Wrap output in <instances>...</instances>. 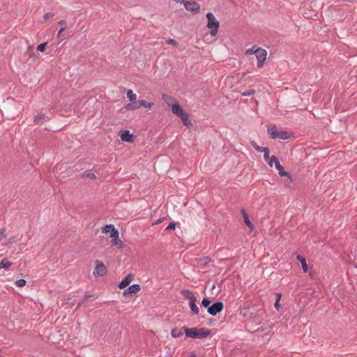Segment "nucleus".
<instances>
[{
    "label": "nucleus",
    "mask_w": 357,
    "mask_h": 357,
    "mask_svg": "<svg viewBox=\"0 0 357 357\" xmlns=\"http://www.w3.org/2000/svg\"><path fill=\"white\" fill-rule=\"evenodd\" d=\"M181 294L185 299L188 301V305L190 308L191 314H198L199 312V308L196 304L197 300L195 294L188 289L182 290Z\"/></svg>",
    "instance_id": "1"
},
{
    "label": "nucleus",
    "mask_w": 357,
    "mask_h": 357,
    "mask_svg": "<svg viewBox=\"0 0 357 357\" xmlns=\"http://www.w3.org/2000/svg\"><path fill=\"white\" fill-rule=\"evenodd\" d=\"M185 335L191 338L201 339L207 337L210 334V331L204 328H188L183 327Z\"/></svg>",
    "instance_id": "2"
},
{
    "label": "nucleus",
    "mask_w": 357,
    "mask_h": 357,
    "mask_svg": "<svg viewBox=\"0 0 357 357\" xmlns=\"http://www.w3.org/2000/svg\"><path fill=\"white\" fill-rule=\"evenodd\" d=\"M172 112L174 114L181 119L184 125L189 126L190 124L188 114L183 110L182 107L178 102H175L172 105Z\"/></svg>",
    "instance_id": "3"
},
{
    "label": "nucleus",
    "mask_w": 357,
    "mask_h": 357,
    "mask_svg": "<svg viewBox=\"0 0 357 357\" xmlns=\"http://www.w3.org/2000/svg\"><path fill=\"white\" fill-rule=\"evenodd\" d=\"M268 132L273 139H287L289 138L287 131L284 130H278L275 125H271L268 128Z\"/></svg>",
    "instance_id": "4"
},
{
    "label": "nucleus",
    "mask_w": 357,
    "mask_h": 357,
    "mask_svg": "<svg viewBox=\"0 0 357 357\" xmlns=\"http://www.w3.org/2000/svg\"><path fill=\"white\" fill-rule=\"evenodd\" d=\"M207 18V27L211 29V35L212 36H215L217 35L218 28L220 26L219 22L215 19V16L211 13H208L206 14Z\"/></svg>",
    "instance_id": "5"
},
{
    "label": "nucleus",
    "mask_w": 357,
    "mask_h": 357,
    "mask_svg": "<svg viewBox=\"0 0 357 357\" xmlns=\"http://www.w3.org/2000/svg\"><path fill=\"white\" fill-rule=\"evenodd\" d=\"M267 52L266 50L261 48H257V54L255 56L257 59V66L261 68L264 65V61L266 59Z\"/></svg>",
    "instance_id": "6"
},
{
    "label": "nucleus",
    "mask_w": 357,
    "mask_h": 357,
    "mask_svg": "<svg viewBox=\"0 0 357 357\" xmlns=\"http://www.w3.org/2000/svg\"><path fill=\"white\" fill-rule=\"evenodd\" d=\"M182 3L185 8L192 13H197L200 9L199 4L195 1H183Z\"/></svg>",
    "instance_id": "7"
},
{
    "label": "nucleus",
    "mask_w": 357,
    "mask_h": 357,
    "mask_svg": "<svg viewBox=\"0 0 357 357\" xmlns=\"http://www.w3.org/2000/svg\"><path fill=\"white\" fill-rule=\"evenodd\" d=\"M223 303L222 302H217L208 307V312L213 316L216 315L223 310Z\"/></svg>",
    "instance_id": "8"
},
{
    "label": "nucleus",
    "mask_w": 357,
    "mask_h": 357,
    "mask_svg": "<svg viewBox=\"0 0 357 357\" xmlns=\"http://www.w3.org/2000/svg\"><path fill=\"white\" fill-rule=\"evenodd\" d=\"M110 238H112V242L114 245L121 248L122 241L119 238V231L113 229V234H110Z\"/></svg>",
    "instance_id": "9"
},
{
    "label": "nucleus",
    "mask_w": 357,
    "mask_h": 357,
    "mask_svg": "<svg viewBox=\"0 0 357 357\" xmlns=\"http://www.w3.org/2000/svg\"><path fill=\"white\" fill-rule=\"evenodd\" d=\"M140 289H141V288L139 284H133V285L128 287V288L124 291L123 295L126 296L129 294H136L138 291H139Z\"/></svg>",
    "instance_id": "10"
},
{
    "label": "nucleus",
    "mask_w": 357,
    "mask_h": 357,
    "mask_svg": "<svg viewBox=\"0 0 357 357\" xmlns=\"http://www.w3.org/2000/svg\"><path fill=\"white\" fill-rule=\"evenodd\" d=\"M275 167L276 169L278 171V174H279L280 176H288L289 178V179L291 180L289 174L287 172H286V171H284L283 169L282 166L280 164L279 162H276Z\"/></svg>",
    "instance_id": "11"
},
{
    "label": "nucleus",
    "mask_w": 357,
    "mask_h": 357,
    "mask_svg": "<svg viewBox=\"0 0 357 357\" xmlns=\"http://www.w3.org/2000/svg\"><path fill=\"white\" fill-rule=\"evenodd\" d=\"M121 139L123 142H132V135L128 130H123L121 134Z\"/></svg>",
    "instance_id": "12"
},
{
    "label": "nucleus",
    "mask_w": 357,
    "mask_h": 357,
    "mask_svg": "<svg viewBox=\"0 0 357 357\" xmlns=\"http://www.w3.org/2000/svg\"><path fill=\"white\" fill-rule=\"evenodd\" d=\"M140 107V105L139 104V100H135L134 102H131L130 103H128L126 105L125 108L128 111H133L139 109Z\"/></svg>",
    "instance_id": "13"
},
{
    "label": "nucleus",
    "mask_w": 357,
    "mask_h": 357,
    "mask_svg": "<svg viewBox=\"0 0 357 357\" xmlns=\"http://www.w3.org/2000/svg\"><path fill=\"white\" fill-rule=\"evenodd\" d=\"M241 213H242L245 225L247 227H248L251 230H252L254 229V226L252 224V222H250V220H249L248 215L245 213L244 210H242Z\"/></svg>",
    "instance_id": "14"
},
{
    "label": "nucleus",
    "mask_w": 357,
    "mask_h": 357,
    "mask_svg": "<svg viewBox=\"0 0 357 357\" xmlns=\"http://www.w3.org/2000/svg\"><path fill=\"white\" fill-rule=\"evenodd\" d=\"M47 119V116H46L45 114H38L36 115L34 118V121L40 124L43 122H45Z\"/></svg>",
    "instance_id": "15"
},
{
    "label": "nucleus",
    "mask_w": 357,
    "mask_h": 357,
    "mask_svg": "<svg viewBox=\"0 0 357 357\" xmlns=\"http://www.w3.org/2000/svg\"><path fill=\"white\" fill-rule=\"evenodd\" d=\"M113 229L117 230L114 225H107L105 226V227L102 228V231L105 234H113Z\"/></svg>",
    "instance_id": "16"
},
{
    "label": "nucleus",
    "mask_w": 357,
    "mask_h": 357,
    "mask_svg": "<svg viewBox=\"0 0 357 357\" xmlns=\"http://www.w3.org/2000/svg\"><path fill=\"white\" fill-rule=\"evenodd\" d=\"M127 98L129 99L130 102H134L137 100V95L134 93L131 89L127 91Z\"/></svg>",
    "instance_id": "17"
},
{
    "label": "nucleus",
    "mask_w": 357,
    "mask_h": 357,
    "mask_svg": "<svg viewBox=\"0 0 357 357\" xmlns=\"http://www.w3.org/2000/svg\"><path fill=\"white\" fill-rule=\"evenodd\" d=\"M107 274V269H95L93 271V275L96 277L98 275L99 276H103Z\"/></svg>",
    "instance_id": "18"
},
{
    "label": "nucleus",
    "mask_w": 357,
    "mask_h": 357,
    "mask_svg": "<svg viewBox=\"0 0 357 357\" xmlns=\"http://www.w3.org/2000/svg\"><path fill=\"white\" fill-rule=\"evenodd\" d=\"M171 335L173 337H179L183 335L182 330L178 329V328H173L171 332Z\"/></svg>",
    "instance_id": "19"
},
{
    "label": "nucleus",
    "mask_w": 357,
    "mask_h": 357,
    "mask_svg": "<svg viewBox=\"0 0 357 357\" xmlns=\"http://www.w3.org/2000/svg\"><path fill=\"white\" fill-rule=\"evenodd\" d=\"M12 265V263L8 261L7 259H3L0 262V268H8Z\"/></svg>",
    "instance_id": "20"
},
{
    "label": "nucleus",
    "mask_w": 357,
    "mask_h": 357,
    "mask_svg": "<svg viewBox=\"0 0 357 357\" xmlns=\"http://www.w3.org/2000/svg\"><path fill=\"white\" fill-rule=\"evenodd\" d=\"M139 104L140 105V107H144L145 108H148V109H150L152 105H153V103L151 102H149L144 100H139Z\"/></svg>",
    "instance_id": "21"
},
{
    "label": "nucleus",
    "mask_w": 357,
    "mask_h": 357,
    "mask_svg": "<svg viewBox=\"0 0 357 357\" xmlns=\"http://www.w3.org/2000/svg\"><path fill=\"white\" fill-rule=\"evenodd\" d=\"M296 259L298 261L301 262V268H307V264L306 260L303 257H302L301 255H297Z\"/></svg>",
    "instance_id": "22"
},
{
    "label": "nucleus",
    "mask_w": 357,
    "mask_h": 357,
    "mask_svg": "<svg viewBox=\"0 0 357 357\" xmlns=\"http://www.w3.org/2000/svg\"><path fill=\"white\" fill-rule=\"evenodd\" d=\"M130 284L129 281L125 278L119 284L120 289H124Z\"/></svg>",
    "instance_id": "23"
},
{
    "label": "nucleus",
    "mask_w": 357,
    "mask_h": 357,
    "mask_svg": "<svg viewBox=\"0 0 357 357\" xmlns=\"http://www.w3.org/2000/svg\"><path fill=\"white\" fill-rule=\"evenodd\" d=\"M266 162H267V163L268 164V165L270 167H273V163L275 165L276 162H279V161H278V158L275 156L273 155V156L271 157L269 160H268Z\"/></svg>",
    "instance_id": "24"
},
{
    "label": "nucleus",
    "mask_w": 357,
    "mask_h": 357,
    "mask_svg": "<svg viewBox=\"0 0 357 357\" xmlns=\"http://www.w3.org/2000/svg\"><path fill=\"white\" fill-rule=\"evenodd\" d=\"M257 54V49L255 48V47H252L250 49H248L245 51L246 55H251V54Z\"/></svg>",
    "instance_id": "25"
},
{
    "label": "nucleus",
    "mask_w": 357,
    "mask_h": 357,
    "mask_svg": "<svg viewBox=\"0 0 357 357\" xmlns=\"http://www.w3.org/2000/svg\"><path fill=\"white\" fill-rule=\"evenodd\" d=\"M26 282L24 279L18 280L15 282V284L19 287H23L26 285Z\"/></svg>",
    "instance_id": "26"
},
{
    "label": "nucleus",
    "mask_w": 357,
    "mask_h": 357,
    "mask_svg": "<svg viewBox=\"0 0 357 357\" xmlns=\"http://www.w3.org/2000/svg\"><path fill=\"white\" fill-rule=\"evenodd\" d=\"M211 304V301L209 300L208 298H204L202 301V305L205 307H210Z\"/></svg>",
    "instance_id": "27"
},
{
    "label": "nucleus",
    "mask_w": 357,
    "mask_h": 357,
    "mask_svg": "<svg viewBox=\"0 0 357 357\" xmlns=\"http://www.w3.org/2000/svg\"><path fill=\"white\" fill-rule=\"evenodd\" d=\"M84 176L91 179H93L96 178L95 174L93 173V172L91 170L84 172Z\"/></svg>",
    "instance_id": "28"
},
{
    "label": "nucleus",
    "mask_w": 357,
    "mask_h": 357,
    "mask_svg": "<svg viewBox=\"0 0 357 357\" xmlns=\"http://www.w3.org/2000/svg\"><path fill=\"white\" fill-rule=\"evenodd\" d=\"M46 46H47V43H41V44H40V45L37 47V50H38L39 52H44V51H45Z\"/></svg>",
    "instance_id": "29"
},
{
    "label": "nucleus",
    "mask_w": 357,
    "mask_h": 357,
    "mask_svg": "<svg viewBox=\"0 0 357 357\" xmlns=\"http://www.w3.org/2000/svg\"><path fill=\"white\" fill-rule=\"evenodd\" d=\"M163 100L168 105H170L171 102H172V98L167 96H163Z\"/></svg>",
    "instance_id": "30"
},
{
    "label": "nucleus",
    "mask_w": 357,
    "mask_h": 357,
    "mask_svg": "<svg viewBox=\"0 0 357 357\" xmlns=\"http://www.w3.org/2000/svg\"><path fill=\"white\" fill-rule=\"evenodd\" d=\"M167 43L169 45H174V46L177 45V42L174 39H172V38L168 39L167 40Z\"/></svg>",
    "instance_id": "31"
},
{
    "label": "nucleus",
    "mask_w": 357,
    "mask_h": 357,
    "mask_svg": "<svg viewBox=\"0 0 357 357\" xmlns=\"http://www.w3.org/2000/svg\"><path fill=\"white\" fill-rule=\"evenodd\" d=\"M255 93V90H249L248 91H245L243 93V96H250Z\"/></svg>",
    "instance_id": "32"
},
{
    "label": "nucleus",
    "mask_w": 357,
    "mask_h": 357,
    "mask_svg": "<svg viewBox=\"0 0 357 357\" xmlns=\"http://www.w3.org/2000/svg\"><path fill=\"white\" fill-rule=\"evenodd\" d=\"M175 223L174 222H171L169 224V225L166 227L165 230L168 231V230H171V229H175Z\"/></svg>",
    "instance_id": "33"
},
{
    "label": "nucleus",
    "mask_w": 357,
    "mask_h": 357,
    "mask_svg": "<svg viewBox=\"0 0 357 357\" xmlns=\"http://www.w3.org/2000/svg\"><path fill=\"white\" fill-rule=\"evenodd\" d=\"M4 237H6V229L3 228L0 230V241Z\"/></svg>",
    "instance_id": "34"
},
{
    "label": "nucleus",
    "mask_w": 357,
    "mask_h": 357,
    "mask_svg": "<svg viewBox=\"0 0 357 357\" xmlns=\"http://www.w3.org/2000/svg\"><path fill=\"white\" fill-rule=\"evenodd\" d=\"M53 16H54V14L52 13H46L45 15H44L43 18L45 20H47V19L52 18Z\"/></svg>",
    "instance_id": "35"
},
{
    "label": "nucleus",
    "mask_w": 357,
    "mask_h": 357,
    "mask_svg": "<svg viewBox=\"0 0 357 357\" xmlns=\"http://www.w3.org/2000/svg\"><path fill=\"white\" fill-rule=\"evenodd\" d=\"M96 265L95 268H105V265L102 262L96 261Z\"/></svg>",
    "instance_id": "36"
},
{
    "label": "nucleus",
    "mask_w": 357,
    "mask_h": 357,
    "mask_svg": "<svg viewBox=\"0 0 357 357\" xmlns=\"http://www.w3.org/2000/svg\"><path fill=\"white\" fill-rule=\"evenodd\" d=\"M128 281H129V283L130 284L131 282L133 280L134 276L132 274H129L126 277Z\"/></svg>",
    "instance_id": "37"
},
{
    "label": "nucleus",
    "mask_w": 357,
    "mask_h": 357,
    "mask_svg": "<svg viewBox=\"0 0 357 357\" xmlns=\"http://www.w3.org/2000/svg\"><path fill=\"white\" fill-rule=\"evenodd\" d=\"M270 158H271V157L269 156V153H266L264 154V159L266 162L269 160Z\"/></svg>",
    "instance_id": "38"
},
{
    "label": "nucleus",
    "mask_w": 357,
    "mask_h": 357,
    "mask_svg": "<svg viewBox=\"0 0 357 357\" xmlns=\"http://www.w3.org/2000/svg\"><path fill=\"white\" fill-rule=\"evenodd\" d=\"M65 29L66 26L61 28L58 31L57 36L59 37L61 35L62 32L65 31Z\"/></svg>",
    "instance_id": "39"
},
{
    "label": "nucleus",
    "mask_w": 357,
    "mask_h": 357,
    "mask_svg": "<svg viewBox=\"0 0 357 357\" xmlns=\"http://www.w3.org/2000/svg\"><path fill=\"white\" fill-rule=\"evenodd\" d=\"M261 152L264 153V154L269 153V149L268 147H262Z\"/></svg>",
    "instance_id": "40"
},
{
    "label": "nucleus",
    "mask_w": 357,
    "mask_h": 357,
    "mask_svg": "<svg viewBox=\"0 0 357 357\" xmlns=\"http://www.w3.org/2000/svg\"><path fill=\"white\" fill-rule=\"evenodd\" d=\"M275 307L276 308L277 310H280V301H275Z\"/></svg>",
    "instance_id": "41"
},
{
    "label": "nucleus",
    "mask_w": 357,
    "mask_h": 357,
    "mask_svg": "<svg viewBox=\"0 0 357 357\" xmlns=\"http://www.w3.org/2000/svg\"><path fill=\"white\" fill-rule=\"evenodd\" d=\"M275 296H276V301H280L281 299V297H282V294L280 293H277L275 294Z\"/></svg>",
    "instance_id": "42"
},
{
    "label": "nucleus",
    "mask_w": 357,
    "mask_h": 357,
    "mask_svg": "<svg viewBox=\"0 0 357 357\" xmlns=\"http://www.w3.org/2000/svg\"><path fill=\"white\" fill-rule=\"evenodd\" d=\"M251 144L252 146H253V148L256 150L257 149V147L259 146L257 143L255 142H251Z\"/></svg>",
    "instance_id": "43"
},
{
    "label": "nucleus",
    "mask_w": 357,
    "mask_h": 357,
    "mask_svg": "<svg viewBox=\"0 0 357 357\" xmlns=\"http://www.w3.org/2000/svg\"><path fill=\"white\" fill-rule=\"evenodd\" d=\"M251 144L252 146H253V148L256 150L257 149V147L259 146L257 143L255 142H251Z\"/></svg>",
    "instance_id": "44"
},
{
    "label": "nucleus",
    "mask_w": 357,
    "mask_h": 357,
    "mask_svg": "<svg viewBox=\"0 0 357 357\" xmlns=\"http://www.w3.org/2000/svg\"><path fill=\"white\" fill-rule=\"evenodd\" d=\"M16 241L17 240L15 238H10L8 239V243H12L13 242H16Z\"/></svg>",
    "instance_id": "45"
},
{
    "label": "nucleus",
    "mask_w": 357,
    "mask_h": 357,
    "mask_svg": "<svg viewBox=\"0 0 357 357\" xmlns=\"http://www.w3.org/2000/svg\"><path fill=\"white\" fill-rule=\"evenodd\" d=\"M59 24H61V25H65L66 24V21L65 20H61V21L59 22Z\"/></svg>",
    "instance_id": "46"
},
{
    "label": "nucleus",
    "mask_w": 357,
    "mask_h": 357,
    "mask_svg": "<svg viewBox=\"0 0 357 357\" xmlns=\"http://www.w3.org/2000/svg\"><path fill=\"white\" fill-rule=\"evenodd\" d=\"M261 149H262V146H258L257 149H256L257 151L258 152H261Z\"/></svg>",
    "instance_id": "47"
},
{
    "label": "nucleus",
    "mask_w": 357,
    "mask_h": 357,
    "mask_svg": "<svg viewBox=\"0 0 357 357\" xmlns=\"http://www.w3.org/2000/svg\"><path fill=\"white\" fill-rule=\"evenodd\" d=\"M303 270H304L305 273H307L309 269L305 268Z\"/></svg>",
    "instance_id": "48"
}]
</instances>
